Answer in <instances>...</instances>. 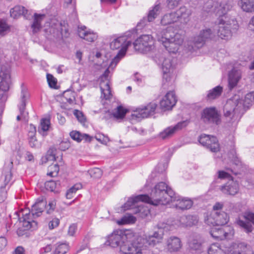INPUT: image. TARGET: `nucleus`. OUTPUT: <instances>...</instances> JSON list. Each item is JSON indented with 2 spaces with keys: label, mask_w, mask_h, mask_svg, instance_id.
<instances>
[{
  "label": "nucleus",
  "mask_w": 254,
  "mask_h": 254,
  "mask_svg": "<svg viewBox=\"0 0 254 254\" xmlns=\"http://www.w3.org/2000/svg\"><path fill=\"white\" fill-rule=\"evenodd\" d=\"M188 220V222L186 223V226H191L195 225L197 223L196 217L192 215H188L181 218V220Z\"/></svg>",
  "instance_id": "49530a36"
},
{
  "label": "nucleus",
  "mask_w": 254,
  "mask_h": 254,
  "mask_svg": "<svg viewBox=\"0 0 254 254\" xmlns=\"http://www.w3.org/2000/svg\"><path fill=\"white\" fill-rule=\"evenodd\" d=\"M10 75L8 73L0 74V90L8 91L10 83Z\"/></svg>",
  "instance_id": "2f4dec72"
},
{
  "label": "nucleus",
  "mask_w": 254,
  "mask_h": 254,
  "mask_svg": "<svg viewBox=\"0 0 254 254\" xmlns=\"http://www.w3.org/2000/svg\"><path fill=\"white\" fill-rule=\"evenodd\" d=\"M175 192L164 182H161L156 184L152 190L150 196L148 195V200L146 203L153 205H166L170 202Z\"/></svg>",
  "instance_id": "f257e3e1"
},
{
  "label": "nucleus",
  "mask_w": 254,
  "mask_h": 254,
  "mask_svg": "<svg viewBox=\"0 0 254 254\" xmlns=\"http://www.w3.org/2000/svg\"><path fill=\"white\" fill-rule=\"evenodd\" d=\"M157 107V104L155 102H150L136 108L132 116L137 119L147 118L155 114Z\"/></svg>",
  "instance_id": "f8f14e48"
},
{
  "label": "nucleus",
  "mask_w": 254,
  "mask_h": 254,
  "mask_svg": "<svg viewBox=\"0 0 254 254\" xmlns=\"http://www.w3.org/2000/svg\"><path fill=\"white\" fill-rule=\"evenodd\" d=\"M127 112V110L123 106H119L117 108L116 112L113 113V115L117 119H122L125 117Z\"/></svg>",
  "instance_id": "37998d69"
},
{
  "label": "nucleus",
  "mask_w": 254,
  "mask_h": 254,
  "mask_svg": "<svg viewBox=\"0 0 254 254\" xmlns=\"http://www.w3.org/2000/svg\"><path fill=\"white\" fill-rule=\"evenodd\" d=\"M175 198L174 199H172L170 202H174V206L177 209L180 210H186L190 209L192 205L193 202L192 201L189 199H185L182 198L179 195H177V194L175 193V194L173 195Z\"/></svg>",
  "instance_id": "b1692460"
},
{
  "label": "nucleus",
  "mask_w": 254,
  "mask_h": 254,
  "mask_svg": "<svg viewBox=\"0 0 254 254\" xmlns=\"http://www.w3.org/2000/svg\"><path fill=\"white\" fill-rule=\"evenodd\" d=\"M146 241L148 244L150 246H154L156 243L159 242V241L155 239L153 236L149 235L146 238Z\"/></svg>",
  "instance_id": "774afa93"
},
{
  "label": "nucleus",
  "mask_w": 254,
  "mask_h": 254,
  "mask_svg": "<svg viewBox=\"0 0 254 254\" xmlns=\"http://www.w3.org/2000/svg\"><path fill=\"white\" fill-rule=\"evenodd\" d=\"M141 244L137 246L135 243H130L128 246H123V253L126 254H142L140 249Z\"/></svg>",
  "instance_id": "7c9ffc66"
},
{
  "label": "nucleus",
  "mask_w": 254,
  "mask_h": 254,
  "mask_svg": "<svg viewBox=\"0 0 254 254\" xmlns=\"http://www.w3.org/2000/svg\"><path fill=\"white\" fill-rule=\"evenodd\" d=\"M10 25L3 19H0V37H3L6 36L11 31Z\"/></svg>",
  "instance_id": "4c0bfd02"
},
{
  "label": "nucleus",
  "mask_w": 254,
  "mask_h": 254,
  "mask_svg": "<svg viewBox=\"0 0 254 254\" xmlns=\"http://www.w3.org/2000/svg\"><path fill=\"white\" fill-rule=\"evenodd\" d=\"M106 86L107 87V93L105 92L104 89L102 87H100V89L102 93L101 97H103V98H104L106 100H107L110 98V96L111 95V90L108 83H107L106 84Z\"/></svg>",
  "instance_id": "bf43d9fd"
},
{
  "label": "nucleus",
  "mask_w": 254,
  "mask_h": 254,
  "mask_svg": "<svg viewBox=\"0 0 254 254\" xmlns=\"http://www.w3.org/2000/svg\"><path fill=\"white\" fill-rule=\"evenodd\" d=\"M201 119L206 124L217 126L221 123L220 114L215 107L204 109L201 113Z\"/></svg>",
  "instance_id": "0eeeda50"
},
{
  "label": "nucleus",
  "mask_w": 254,
  "mask_h": 254,
  "mask_svg": "<svg viewBox=\"0 0 254 254\" xmlns=\"http://www.w3.org/2000/svg\"><path fill=\"white\" fill-rule=\"evenodd\" d=\"M26 98L27 92L25 89L22 88L21 91V97L20 103L18 105V108L20 112V115H18L16 117L17 121L21 120V117L25 121L27 122V115L28 113H25V107L26 105Z\"/></svg>",
  "instance_id": "a878e982"
},
{
  "label": "nucleus",
  "mask_w": 254,
  "mask_h": 254,
  "mask_svg": "<svg viewBox=\"0 0 254 254\" xmlns=\"http://www.w3.org/2000/svg\"><path fill=\"white\" fill-rule=\"evenodd\" d=\"M148 194H139L134 197H131L128 198L127 202H126L122 206L124 210H127L133 209L136 206H138L137 203L139 202H146V200H148Z\"/></svg>",
  "instance_id": "6ab92c4d"
},
{
  "label": "nucleus",
  "mask_w": 254,
  "mask_h": 254,
  "mask_svg": "<svg viewBox=\"0 0 254 254\" xmlns=\"http://www.w3.org/2000/svg\"><path fill=\"white\" fill-rule=\"evenodd\" d=\"M219 19L218 23L215 25L217 30L216 36L222 39L228 40L231 38L233 31L235 32L239 28L237 21L234 17H223Z\"/></svg>",
  "instance_id": "7ed1b4c3"
},
{
  "label": "nucleus",
  "mask_w": 254,
  "mask_h": 254,
  "mask_svg": "<svg viewBox=\"0 0 254 254\" xmlns=\"http://www.w3.org/2000/svg\"><path fill=\"white\" fill-rule=\"evenodd\" d=\"M36 134V127L33 125L32 124H30L29 126V128L28 130V132L27 134V139H30L33 137H35Z\"/></svg>",
  "instance_id": "13d9d810"
},
{
  "label": "nucleus",
  "mask_w": 254,
  "mask_h": 254,
  "mask_svg": "<svg viewBox=\"0 0 254 254\" xmlns=\"http://www.w3.org/2000/svg\"><path fill=\"white\" fill-rule=\"evenodd\" d=\"M10 16H46L45 13L38 14L33 10H28L25 7L20 5H15L10 10Z\"/></svg>",
  "instance_id": "412c9836"
},
{
  "label": "nucleus",
  "mask_w": 254,
  "mask_h": 254,
  "mask_svg": "<svg viewBox=\"0 0 254 254\" xmlns=\"http://www.w3.org/2000/svg\"><path fill=\"white\" fill-rule=\"evenodd\" d=\"M47 23L48 24L47 26L50 27L56 26L58 25H59L60 26V29L62 33L64 32L65 34H67L68 32V23L67 21L65 20L61 21V22H59L56 19L52 18L50 19V22H48Z\"/></svg>",
  "instance_id": "72a5a7b5"
},
{
  "label": "nucleus",
  "mask_w": 254,
  "mask_h": 254,
  "mask_svg": "<svg viewBox=\"0 0 254 254\" xmlns=\"http://www.w3.org/2000/svg\"><path fill=\"white\" fill-rule=\"evenodd\" d=\"M47 79L49 85L51 88L57 89V80L53 75L48 73L47 74Z\"/></svg>",
  "instance_id": "de8ad7c7"
},
{
  "label": "nucleus",
  "mask_w": 254,
  "mask_h": 254,
  "mask_svg": "<svg viewBox=\"0 0 254 254\" xmlns=\"http://www.w3.org/2000/svg\"><path fill=\"white\" fill-rule=\"evenodd\" d=\"M182 247L181 240L177 237H170L167 240V249L170 252H176Z\"/></svg>",
  "instance_id": "cd10ccee"
},
{
  "label": "nucleus",
  "mask_w": 254,
  "mask_h": 254,
  "mask_svg": "<svg viewBox=\"0 0 254 254\" xmlns=\"http://www.w3.org/2000/svg\"><path fill=\"white\" fill-rule=\"evenodd\" d=\"M241 6L244 11H254V0H241Z\"/></svg>",
  "instance_id": "ea45409f"
},
{
  "label": "nucleus",
  "mask_w": 254,
  "mask_h": 254,
  "mask_svg": "<svg viewBox=\"0 0 254 254\" xmlns=\"http://www.w3.org/2000/svg\"><path fill=\"white\" fill-rule=\"evenodd\" d=\"M228 155L233 164L236 166L238 170L235 171L228 168H227L226 170L231 171L235 175L240 174L241 171H243L242 169V163L236 154V150L234 148L231 149L228 152Z\"/></svg>",
  "instance_id": "393cba45"
},
{
  "label": "nucleus",
  "mask_w": 254,
  "mask_h": 254,
  "mask_svg": "<svg viewBox=\"0 0 254 254\" xmlns=\"http://www.w3.org/2000/svg\"><path fill=\"white\" fill-rule=\"evenodd\" d=\"M18 219L22 222V227H19L17 231V234L19 237L24 235L27 236V231L30 229L33 230L37 228L38 223L32 218H31L30 213L28 210H23L18 214Z\"/></svg>",
  "instance_id": "39448f33"
},
{
  "label": "nucleus",
  "mask_w": 254,
  "mask_h": 254,
  "mask_svg": "<svg viewBox=\"0 0 254 254\" xmlns=\"http://www.w3.org/2000/svg\"><path fill=\"white\" fill-rule=\"evenodd\" d=\"M136 221V218L132 215L124 216L121 220L118 221L119 225H125L127 224H132Z\"/></svg>",
  "instance_id": "c03bdc74"
},
{
  "label": "nucleus",
  "mask_w": 254,
  "mask_h": 254,
  "mask_svg": "<svg viewBox=\"0 0 254 254\" xmlns=\"http://www.w3.org/2000/svg\"><path fill=\"white\" fill-rule=\"evenodd\" d=\"M222 92L223 87L220 85H218L208 91L206 99L207 100L216 99L221 96Z\"/></svg>",
  "instance_id": "c9c22d12"
},
{
  "label": "nucleus",
  "mask_w": 254,
  "mask_h": 254,
  "mask_svg": "<svg viewBox=\"0 0 254 254\" xmlns=\"http://www.w3.org/2000/svg\"><path fill=\"white\" fill-rule=\"evenodd\" d=\"M135 30H132L127 32L125 36H120L115 39L110 43V48L112 50H117L121 48L118 54L113 59L112 63L117 64L126 54L128 47L131 45V42L127 41V38L130 37L135 33Z\"/></svg>",
  "instance_id": "20e7f679"
},
{
  "label": "nucleus",
  "mask_w": 254,
  "mask_h": 254,
  "mask_svg": "<svg viewBox=\"0 0 254 254\" xmlns=\"http://www.w3.org/2000/svg\"><path fill=\"white\" fill-rule=\"evenodd\" d=\"M77 34L80 38L88 42H94L98 37L96 33L90 29L87 30L85 26H78Z\"/></svg>",
  "instance_id": "4be33fe9"
},
{
  "label": "nucleus",
  "mask_w": 254,
  "mask_h": 254,
  "mask_svg": "<svg viewBox=\"0 0 254 254\" xmlns=\"http://www.w3.org/2000/svg\"><path fill=\"white\" fill-rule=\"evenodd\" d=\"M177 99L174 91L168 92L160 102L162 109L169 110L171 109L176 103Z\"/></svg>",
  "instance_id": "5701e85b"
},
{
  "label": "nucleus",
  "mask_w": 254,
  "mask_h": 254,
  "mask_svg": "<svg viewBox=\"0 0 254 254\" xmlns=\"http://www.w3.org/2000/svg\"><path fill=\"white\" fill-rule=\"evenodd\" d=\"M208 254H226L218 243L212 244L207 250Z\"/></svg>",
  "instance_id": "79ce46f5"
},
{
  "label": "nucleus",
  "mask_w": 254,
  "mask_h": 254,
  "mask_svg": "<svg viewBox=\"0 0 254 254\" xmlns=\"http://www.w3.org/2000/svg\"><path fill=\"white\" fill-rule=\"evenodd\" d=\"M88 173L89 174L91 177L94 179L100 178L102 175V171L99 168H94L91 169L88 171Z\"/></svg>",
  "instance_id": "a18cd8bd"
},
{
  "label": "nucleus",
  "mask_w": 254,
  "mask_h": 254,
  "mask_svg": "<svg viewBox=\"0 0 254 254\" xmlns=\"http://www.w3.org/2000/svg\"><path fill=\"white\" fill-rule=\"evenodd\" d=\"M60 224V220L58 218H54L49 223V228L52 230L58 227Z\"/></svg>",
  "instance_id": "0e129e2a"
},
{
  "label": "nucleus",
  "mask_w": 254,
  "mask_h": 254,
  "mask_svg": "<svg viewBox=\"0 0 254 254\" xmlns=\"http://www.w3.org/2000/svg\"><path fill=\"white\" fill-rule=\"evenodd\" d=\"M188 121H184L178 123L174 126H170L165 128L158 134V137L163 140L172 137L175 133L186 127L188 124Z\"/></svg>",
  "instance_id": "2eb2a0df"
},
{
  "label": "nucleus",
  "mask_w": 254,
  "mask_h": 254,
  "mask_svg": "<svg viewBox=\"0 0 254 254\" xmlns=\"http://www.w3.org/2000/svg\"><path fill=\"white\" fill-rule=\"evenodd\" d=\"M56 206V201L55 200L50 201L46 206L47 213L51 214L55 210Z\"/></svg>",
  "instance_id": "6e6d98bb"
},
{
  "label": "nucleus",
  "mask_w": 254,
  "mask_h": 254,
  "mask_svg": "<svg viewBox=\"0 0 254 254\" xmlns=\"http://www.w3.org/2000/svg\"><path fill=\"white\" fill-rule=\"evenodd\" d=\"M156 17H143L142 20L140 21L137 24V26H145L146 24L144 23V21H147V22L153 21Z\"/></svg>",
  "instance_id": "338daca9"
},
{
  "label": "nucleus",
  "mask_w": 254,
  "mask_h": 254,
  "mask_svg": "<svg viewBox=\"0 0 254 254\" xmlns=\"http://www.w3.org/2000/svg\"><path fill=\"white\" fill-rule=\"evenodd\" d=\"M241 78V75L238 71L232 70L229 74L228 86L230 90H232L237 85Z\"/></svg>",
  "instance_id": "c85d7f7f"
},
{
  "label": "nucleus",
  "mask_w": 254,
  "mask_h": 254,
  "mask_svg": "<svg viewBox=\"0 0 254 254\" xmlns=\"http://www.w3.org/2000/svg\"><path fill=\"white\" fill-rule=\"evenodd\" d=\"M28 144L31 148L37 149L41 146V142L37 140L36 137L28 139Z\"/></svg>",
  "instance_id": "3c124183"
},
{
  "label": "nucleus",
  "mask_w": 254,
  "mask_h": 254,
  "mask_svg": "<svg viewBox=\"0 0 254 254\" xmlns=\"http://www.w3.org/2000/svg\"><path fill=\"white\" fill-rule=\"evenodd\" d=\"M204 7L206 11H213L217 16H225L229 10V6L227 4L219 3L212 0L207 1Z\"/></svg>",
  "instance_id": "ddd939ff"
},
{
  "label": "nucleus",
  "mask_w": 254,
  "mask_h": 254,
  "mask_svg": "<svg viewBox=\"0 0 254 254\" xmlns=\"http://www.w3.org/2000/svg\"><path fill=\"white\" fill-rule=\"evenodd\" d=\"M161 10L160 5L159 4H156L152 9L149 11L147 16H155L160 14Z\"/></svg>",
  "instance_id": "5fc2aeb1"
},
{
  "label": "nucleus",
  "mask_w": 254,
  "mask_h": 254,
  "mask_svg": "<svg viewBox=\"0 0 254 254\" xmlns=\"http://www.w3.org/2000/svg\"><path fill=\"white\" fill-rule=\"evenodd\" d=\"M217 38L215 27L213 28H206L200 32L199 35L194 39V43L197 47H201L207 40H215Z\"/></svg>",
  "instance_id": "4468645a"
},
{
  "label": "nucleus",
  "mask_w": 254,
  "mask_h": 254,
  "mask_svg": "<svg viewBox=\"0 0 254 254\" xmlns=\"http://www.w3.org/2000/svg\"><path fill=\"white\" fill-rule=\"evenodd\" d=\"M239 184L238 181L233 179L229 180L223 185L220 186L219 189L223 193L226 195L234 196L239 191Z\"/></svg>",
  "instance_id": "f3484780"
},
{
  "label": "nucleus",
  "mask_w": 254,
  "mask_h": 254,
  "mask_svg": "<svg viewBox=\"0 0 254 254\" xmlns=\"http://www.w3.org/2000/svg\"><path fill=\"white\" fill-rule=\"evenodd\" d=\"M78 189L79 187H77V185H74L69 189L65 194L66 198L71 199L73 197V194H74Z\"/></svg>",
  "instance_id": "864d4df0"
},
{
  "label": "nucleus",
  "mask_w": 254,
  "mask_h": 254,
  "mask_svg": "<svg viewBox=\"0 0 254 254\" xmlns=\"http://www.w3.org/2000/svg\"><path fill=\"white\" fill-rule=\"evenodd\" d=\"M133 45L136 51L147 52L152 50L153 41L150 35H143L135 40Z\"/></svg>",
  "instance_id": "9b49d317"
},
{
  "label": "nucleus",
  "mask_w": 254,
  "mask_h": 254,
  "mask_svg": "<svg viewBox=\"0 0 254 254\" xmlns=\"http://www.w3.org/2000/svg\"><path fill=\"white\" fill-rule=\"evenodd\" d=\"M45 187L47 190L58 193L61 190V182L60 181H56L53 180L48 181L45 183Z\"/></svg>",
  "instance_id": "c756f323"
},
{
  "label": "nucleus",
  "mask_w": 254,
  "mask_h": 254,
  "mask_svg": "<svg viewBox=\"0 0 254 254\" xmlns=\"http://www.w3.org/2000/svg\"><path fill=\"white\" fill-rule=\"evenodd\" d=\"M244 217L248 222L239 219L237 220L236 223L247 233L251 232L253 230V226L251 222L254 224V213L246 212L244 213Z\"/></svg>",
  "instance_id": "a211bd4d"
},
{
  "label": "nucleus",
  "mask_w": 254,
  "mask_h": 254,
  "mask_svg": "<svg viewBox=\"0 0 254 254\" xmlns=\"http://www.w3.org/2000/svg\"><path fill=\"white\" fill-rule=\"evenodd\" d=\"M181 0H167V5L170 9H173L177 6Z\"/></svg>",
  "instance_id": "69168bd1"
},
{
  "label": "nucleus",
  "mask_w": 254,
  "mask_h": 254,
  "mask_svg": "<svg viewBox=\"0 0 254 254\" xmlns=\"http://www.w3.org/2000/svg\"><path fill=\"white\" fill-rule=\"evenodd\" d=\"M46 206V202L43 198H39L32 206L31 209H27L30 213V217L35 220L40 216Z\"/></svg>",
  "instance_id": "aec40b11"
},
{
  "label": "nucleus",
  "mask_w": 254,
  "mask_h": 254,
  "mask_svg": "<svg viewBox=\"0 0 254 254\" xmlns=\"http://www.w3.org/2000/svg\"><path fill=\"white\" fill-rule=\"evenodd\" d=\"M158 231L154 232L153 234L151 235L158 240L161 239L165 232H168L172 230L173 226L168 223L164 222H160L158 223Z\"/></svg>",
  "instance_id": "bb28decb"
},
{
  "label": "nucleus",
  "mask_w": 254,
  "mask_h": 254,
  "mask_svg": "<svg viewBox=\"0 0 254 254\" xmlns=\"http://www.w3.org/2000/svg\"><path fill=\"white\" fill-rule=\"evenodd\" d=\"M188 243L189 248L192 250L200 253L202 250V242L198 236L190 238Z\"/></svg>",
  "instance_id": "f704fd0d"
},
{
  "label": "nucleus",
  "mask_w": 254,
  "mask_h": 254,
  "mask_svg": "<svg viewBox=\"0 0 254 254\" xmlns=\"http://www.w3.org/2000/svg\"><path fill=\"white\" fill-rule=\"evenodd\" d=\"M50 126V120L46 118H43L41 120L40 125L38 127V132L43 136H46L45 132L48 131Z\"/></svg>",
  "instance_id": "e433bc0d"
},
{
  "label": "nucleus",
  "mask_w": 254,
  "mask_h": 254,
  "mask_svg": "<svg viewBox=\"0 0 254 254\" xmlns=\"http://www.w3.org/2000/svg\"><path fill=\"white\" fill-rule=\"evenodd\" d=\"M217 178L220 179H229L232 178L230 174L225 171L219 170L217 172Z\"/></svg>",
  "instance_id": "680f3d73"
},
{
  "label": "nucleus",
  "mask_w": 254,
  "mask_h": 254,
  "mask_svg": "<svg viewBox=\"0 0 254 254\" xmlns=\"http://www.w3.org/2000/svg\"><path fill=\"white\" fill-rule=\"evenodd\" d=\"M7 197V191L5 187L0 188V203L3 202Z\"/></svg>",
  "instance_id": "e2e57ef3"
},
{
  "label": "nucleus",
  "mask_w": 254,
  "mask_h": 254,
  "mask_svg": "<svg viewBox=\"0 0 254 254\" xmlns=\"http://www.w3.org/2000/svg\"><path fill=\"white\" fill-rule=\"evenodd\" d=\"M69 250L68 243L58 242L54 245V250L51 254H65Z\"/></svg>",
  "instance_id": "473e14b6"
},
{
  "label": "nucleus",
  "mask_w": 254,
  "mask_h": 254,
  "mask_svg": "<svg viewBox=\"0 0 254 254\" xmlns=\"http://www.w3.org/2000/svg\"><path fill=\"white\" fill-rule=\"evenodd\" d=\"M198 141L200 144L210 151L216 153L220 150V144L216 137L202 134L199 136Z\"/></svg>",
  "instance_id": "6e6552de"
},
{
  "label": "nucleus",
  "mask_w": 254,
  "mask_h": 254,
  "mask_svg": "<svg viewBox=\"0 0 254 254\" xmlns=\"http://www.w3.org/2000/svg\"><path fill=\"white\" fill-rule=\"evenodd\" d=\"M180 17H173V18H171V17H162L161 19V24L162 25H167L168 24H171L174 23V22H176L177 20Z\"/></svg>",
  "instance_id": "8fccbe9b"
},
{
  "label": "nucleus",
  "mask_w": 254,
  "mask_h": 254,
  "mask_svg": "<svg viewBox=\"0 0 254 254\" xmlns=\"http://www.w3.org/2000/svg\"><path fill=\"white\" fill-rule=\"evenodd\" d=\"M33 21L31 25L33 34L36 33L42 28L41 22L43 17H33Z\"/></svg>",
  "instance_id": "58836bf2"
},
{
  "label": "nucleus",
  "mask_w": 254,
  "mask_h": 254,
  "mask_svg": "<svg viewBox=\"0 0 254 254\" xmlns=\"http://www.w3.org/2000/svg\"><path fill=\"white\" fill-rule=\"evenodd\" d=\"M190 11L187 9L186 7L182 6L176 12V16H189L190 15Z\"/></svg>",
  "instance_id": "4d7b16f0"
},
{
  "label": "nucleus",
  "mask_w": 254,
  "mask_h": 254,
  "mask_svg": "<svg viewBox=\"0 0 254 254\" xmlns=\"http://www.w3.org/2000/svg\"><path fill=\"white\" fill-rule=\"evenodd\" d=\"M130 242L127 240V236L122 230H116L109 235L105 242L106 245L112 248L119 247L120 250L123 253V246H128Z\"/></svg>",
  "instance_id": "423d86ee"
},
{
  "label": "nucleus",
  "mask_w": 254,
  "mask_h": 254,
  "mask_svg": "<svg viewBox=\"0 0 254 254\" xmlns=\"http://www.w3.org/2000/svg\"><path fill=\"white\" fill-rule=\"evenodd\" d=\"M239 96L235 95L227 100L223 109L225 117L231 118V116L242 108V102L239 101Z\"/></svg>",
  "instance_id": "1a4fd4ad"
},
{
  "label": "nucleus",
  "mask_w": 254,
  "mask_h": 254,
  "mask_svg": "<svg viewBox=\"0 0 254 254\" xmlns=\"http://www.w3.org/2000/svg\"><path fill=\"white\" fill-rule=\"evenodd\" d=\"M69 135L73 140L76 141L77 142L81 141L82 133L80 132L77 130H72L70 132Z\"/></svg>",
  "instance_id": "603ef678"
},
{
  "label": "nucleus",
  "mask_w": 254,
  "mask_h": 254,
  "mask_svg": "<svg viewBox=\"0 0 254 254\" xmlns=\"http://www.w3.org/2000/svg\"><path fill=\"white\" fill-rule=\"evenodd\" d=\"M184 35L182 30L174 29L172 26L168 27L162 32V36L158 40L162 42L166 50L169 53H176L179 46L183 43Z\"/></svg>",
  "instance_id": "f03ea898"
},
{
  "label": "nucleus",
  "mask_w": 254,
  "mask_h": 254,
  "mask_svg": "<svg viewBox=\"0 0 254 254\" xmlns=\"http://www.w3.org/2000/svg\"><path fill=\"white\" fill-rule=\"evenodd\" d=\"M242 102L243 107H249L254 102V92H250L247 94L245 97V99L242 100L239 97V101Z\"/></svg>",
  "instance_id": "a19ab883"
},
{
  "label": "nucleus",
  "mask_w": 254,
  "mask_h": 254,
  "mask_svg": "<svg viewBox=\"0 0 254 254\" xmlns=\"http://www.w3.org/2000/svg\"><path fill=\"white\" fill-rule=\"evenodd\" d=\"M229 220V217L224 211L213 212L206 219L205 223L212 226H221L226 224Z\"/></svg>",
  "instance_id": "9d476101"
},
{
  "label": "nucleus",
  "mask_w": 254,
  "mask_h": 254,
  "mask_svg": "<svg viewBox=\"0 0 254 254\" xmlns=\"http://www.w3.org/2000/svg\"><path fill=\"white\" fill-rule=\"evenodd\" d=\"M73 114L80 123L84 124L86 122V119L81 111L78 110H74Z\"/></svg>",
  "instance_id": "09e8293b"
},
{
  "label": "nucleus",
  "mask_w": 254,
  "mask_h": 254,
  "mask_svg": "<svg viewBox=\"0 0 254 254\" xmlns=\"http://www.w3.org/2000/svg\"><path fill=\"white\" fill-rule=\"evenodd\" d=\"M155 61L159 65H161L163 72V78L167 80L168 73L172 67V60L170 58H166L164 53L157 55L155 57Z\"/></svg>",
  "instance_id": "dca6fc26"
},
{
  "label": "nucleus",
  "mask_w": 254,
  "mask_h": 254,
  "mask_svg": "<svg viewBox=\"0 0 254 254\" xmlns=\"http://www.w3.org/2000/svg\"><path fill=\"white\" fill-rule=\"evenodd\" d=\"M12 174L11 171H8L5 173V177L4 180V185L1 186V187H5L6 188V186H7L10 183V181L12 179Z\"/></svg>",
  "instance_id": "052dcab7"
}]
</instances>
